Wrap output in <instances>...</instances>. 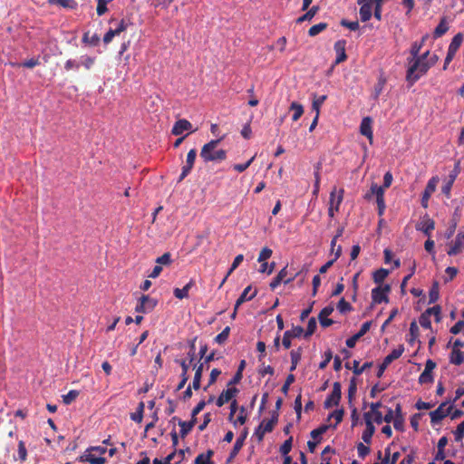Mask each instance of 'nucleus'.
Returning a JSON list of instances; mask_svg holds the SVG:
<instances>
[{
	"label": "nucleus",
	"mask_w": 464,
	"mask_h": 464,
	"mask_svg": "<svg viewBox=\"0 0 464 464\" xmlns=\"http://www.w3.org/2000/svg\"><path fill=\"white\" fill-rule=\"evenodd\" d=\"M222 139L212 140L202 147L199 155L204 162H220L227 159V151L225 150H217Z\"/></svg>",
	"instance_id": "f257e3e1"
},
{
	"label": "nucleus",
	"mask_w": 464,
	"mask_h": 464,
	"mask_svg": "<svg viewBox=\"0 0 464 464\" xmlns=\"http://www.w3.org/2000/svg\"><path fill=\"white\" fill-rule=\"evenodd\" d=\"M410 66L408 67L406 73V81L414 84L421 76L427 73L430 68V62L421 61V59H408Z\"/></svg>",
	"instance_id": "f03ea898"
},
{
	"label": "nucleus",
	"mask_w": 464,
	"mask_h": 464,
	"mask_svg": "<svg viewBox=\"0 0 464 464\" xmlns=\"http://www.w3.org/2000/svg\"><path fill=\"white\" fill-rule=\"evenodd\" d=\"M215 360V352L210 353L205 358V362H200L198 365H195V375L193 378V382L191 385H188L185 392H183V399L188 400L192 397V389L198 390L201 384V378L204 371V364L208 363Z\"/></svg>",
	"instance_id": "7ed1b4c3"
},
{
	"label": "nucleus",
	"mask_w": 464,
	"mask_h": 464,
	"mask_svg": "<svg viewBox=\"0 0 464 464\" xmlns=\"http://www.w3.org/2000/svg\"><path fill=\"white\" fill-rule=\"evenodd\" d=\"M404 352L403 345H399L398 348L393 349L382 361V362L379 365V369L377 372V377L381 378L383 375L386 368L391 364L394 360L400 358Z\"/></svg>",
	"instance_id": "20e7f679"
},
{
	"label": "nucleus",
	"mask_w": 464,
	"mask_h": 464,
	"mask_svg": "<svg viewBox=\"0 0 464 464\" xmlns=\"http://www.w3.org/2000/svg\"><path fill=\"white\" fill-rule=\"evenodd\" d=\"M342 398V386L339 382H335L333 384L332 392L326 397L324 407L325 409L332 408L333 406H337Z\"/></svg>",
	"instance_id": "39448f33"
},
{
	"label": "nucleus",
	"mask_w": 464,
	"mask_h": 464,
	"mask_svg": "<svg viewBox=\"0 0 464 464\" xmlns=\"http://www.w3.org/2000/svg\"><path fill=\"white\" fill-rule=\"evenodd\" d=\"M158 304V301L149 295H142L135 307V312L147 314L151 312Z\"/></svg>",
	"instance_id": "423d86ee"
},
{
	"label": "nucleus",
	"mask_w": 464,
	"mask_h": 464,
	"mask_svg": "<svg viewBox=\"0 0 464 464\" xmlns=\"http://www.w3.org/2000/svg\"><path fill=\"white\" fill-rule=\"evenodd\" d=\"M391 291L390 285H379L372 290V299L375 304L388 303V294Z\"/></svg>",
	"instance_id": "0eeeda50"
},
{
	"label": "nucleus",
	"mask_w": 464,
	"mask_h": 464,
	"mask_svg": "<svg viewBox=\"0 0 464 464\" xmlns=\"http://www.w3.org/2000/svg\"><path fill=\"white\" fill-rule=\"evenodd\" d=\"M439 180V177L435 176L430 179V180L428 181L421 196V206L424 208H428L429 199L431 197V195L435 192Z\"/></svg>",
	"instance_id": "6e6552de"
},
{
	"label": "nucleus",
	"mask_w": 464,
	"mask_h": 464,
	"mask_svg": "<svg viewBox=\"0 0 464 464\" xmlns=\"http://www.w3.org/2000/svg\"><path fill=\"white\" fill-rule=\"evenodd\" d=\"M196 157L197 150L191 149L187 154L186 163L182 167L181 173L178 180L179 182L182 181L190 173L191 169H193Z\"/></svg>",
	"instance_id": "1a4fd4ad"
},
{
	"label": "nucleus",
	"mask_w": 464,
	"mask_h": 464,
	"mask_svg": "<svg viewBox=\"0 0 464 464\" xmlns=\"http://www.w3.org/2000/svg\"><path fill=\"white\" fill-rule=\"evenodd\" d=\"M363 418L365 420L366 428L362 434V440H363V442L370 444L372 442V438L375 432V427L372 423L371 412H365L363 414Z\"/></svg>",
	"instance_id": "9d476101"
},
{
	"label": "nucleus",
	"mask_w": 464,
	"mask_h": 464,
	"mask_svg": "<svg viewBox=\"0 0 464 464\" xmlns=\"http://www.w3.org/2000/svg\"><path fill=\"white\" fill-rule=\"evenodd\" d=\"M463 247H464V227L457 234L455 240L451 243L447 253L449 256H456L462 251Z\"/></svg>",
	"instance_id": "9b49d317"
},
{
	"label": "nucleus",
	"mask_w": 464,
	"mask_h": 464,
	"mask_svg": "<svg viewBox=\"0 0 464 464\" xmlns=\"http://www.w3.org/2000/svg\"><path fill=\"white\" fill-rule=\"evenodd\" d=\"M304 333L302 326H295L292 330L285 331L283 335L282 344L285 349L291 347V339L300 337Z\"/></svg>",
	"instance_id": "f8f14e48"
},
{
	"label": "nucleus",
	"mask_w": 464,
	"mask_h": 464,
	"mask_svg": "<svg viewBox=\"0 0 464 464\" xmlns=\"http://www.w3.org/2000/svg\"><path fill=\"white\" fill-rule=\"evenodd\" d=\"M446 405L447 402H442L435 411L430 412V421L432 424L439 423L441 420L450 414L452 407L450 406L444 410Z\"/></svg>",
	"instance_id": "ddd939ff"
},
{
	"label": "nucleus",
	"mask_w": 464,
	"mask_h": 464,
	"mask_svg": "<svg viewBox=\"0 0 464 464\" xmlns=\"http://www.w3.org/2000/svg\"><path fill=\"white\" fill-rule=\"evenodd\" d=\"M285 268H282L277 276L271 281L269 286L272 290H275L282 282L288 284L294 281L299 275L300 272L291 275L287 279H285Z\"/></svg>",
	"instance_id": "4468645a"
},
{
	"label": "nucleus",
	"mask_w": 464,
	"mask_h": 464,
	"mask_svg": "<svg viewBox=\"0 0 464 464\" xmlns=\"http://www.w3.org/2000/svg\"><path fill=\"white\" fill-rule=\"evenodd\" d=\"M285 268H282L277 276L271 281L269 286L272 290H275L282 282L288 284L294 281L299 275L300 272L291 275L287 279H285Z\"/></svg>",
	"instance_id": "2eb2a0df"
},
{
	"label": "nucleus",
	"mask_w": 464,
	"mask_h": 464,
	"mask_svg": "<svg viewBox=\"0 0 464 464\" xmlns=\"http://www.w3.org/2000/svg\"><path fill=\"white\" fill-rule=\"evenodd\" d=\"M184 131L193 132L192 124L186 119L178 120L172 127L171 133L175 136H179Z\"/></svg>",
	"instance_id": "dca6fc26"
},
{
	"label": "nucleus",
	"mask_w": 464,
	"mask_h": 464,
	"mask_svg": "<svg viewBox=\"0 0 464 464\" xmlns=\"http://www.w3.org/2000/svg\"><path fill=\"white\" fill-rule=\"evenodd\" d=\"M238 392V389L236 387L227 388L224 390L217 399V406L222 407L225 403L228 402Z\"/></svg>",
	"instance_id": "f3484780"
},
{
	"label": "nucleus",
	"mask_w": 464,
	"mask_h": 464,
	"mask_svg": "<svg viewBox=\"0 0 464 464\" xmlns=\"http://www.w3.org/2000/svg\"><path fill=\"white\" fill-rule=\"evenodd\" d=\"M334 312V307L332 305H327L324 307L318 315V320L322 327H328L334 324L332 319H329L328 316Z\"/></svg>",
	"instance_id": "a211bd4d"
},
{
	"label": "nucleus",
	"mask_w": 464,
	"mask_h": 464,
	"mask_svg": "<svg viewBox=\"0 0 464 464\" xmlns=\"http://www.w3.org/2000/svg\"><path fill=\"white\" fill-rule=\"evenodd\" d=\"M345 46H346L345 40H338L337 42H335L334 48L336 53V59H335L336 64L341 63L347 59V55L345 53Z\"/></svg>",
	"instance_id": "6ab92c4d"
},
{
	"label": "nucleus",
	"mask_w": 464,
	"mask_h": 464,
	"mask_svg": "<svg viewBox=\"0 0 464 464\" xmlns=\"http://www.w3.org/2000/svg\"><path fill=\"white\" fill-rule=\"evenodd\" d=\"M360 132L369 139L370 143L372 142L373 134L372 130V119L370 117H365L362 120Z\"/></svg>",
	"instance_id": "aec40b11"
},
{
	"label": "nucleus",
	"mask_w": 464,
	"mask_h": 464,
	"mask_svg": "<svg viewBox=\"0 0 464 464\" xmlns=\"http://www.w3.org/2000/svg\"><path fill=\"white\" fill-rule=\"evenodd\" d=\"M246 436H247V430H245L244 432L237 439V440L234 444V447L229 453L227 462L231 461L238 454V452L244 446V442H245Z\"/></svg>",
	"instance_id": "412c9836"
},
{
	"label": "nucleus",
	"mask_w": 464,
	"mask_h": 464,
	"mask_svg": "<svg viewBox=\"0 0 464 464\" xmlns=\"http://www.w3.org/2000/svg\"><path fill=\"white\" fill-rule=\"evenodd\" d=\"M435 227V222L431 218H425L417 224L416 229L423 232L426 236L430 237L431 231Z\"/></svg>",
	"instance_id": "4be33fe9"
},
{
	"label": "nucleus",
	"mask_w": 464,
	"mask_h": 464,
	"mask_svg": "<svg viewBox=\"0 0 464 464\" xmlns=\"http://www.w3.org/2000/svg\"><path fill=\"white\" fill-rule=\"evenodd\" d=\"M386 82H387V79H386L384 73L381 72L378 77L377 83L374 85L373 93H372L373 100L376 101L379 99L380 95L382 94V92L384 89Z\"/></svg>",
	"instance_id": "5701e85b"
},
{
	"label": "nucleus",
	"mask_w": 464,
	"mask_h": 464,
	"mask_svg": "<svg viewBox=\"0 0 464 464\" xmlns=\"http://www.w3.org/2000/svg\"><path fill=\"white\" fill-rule=\"evenodd\" d=\"M251 291V286L248 285L244 289V291L241 293L237 300L236 301V309H238V307L245 302L252 300L256 295L257 291L255 290L251 295H249V292Z\"/></svg>",
	"instance_id": "b1692460"
},
{
	"label": "nucleus",
	"mask_w": 464,
	"mask_h": 464,
	"mask_svg": "<svg viewBox=\"0 0 464 464\" xmlns=\"http://www.w3.org/2000/svg\"><path fill=\"white\" fill-rule=\"evenodd\" d=\"M194 280L190 279L183 288H175L173 291L174 296L180 300L188 297V291L192 286H194Z\"/></svg>",
	"instance_id": "393cba45"
},
{
	"label": "nucleus",
	"mask_w": 464,
	"mask_h": 464,
	"mask_svg": "<svg viewBox=\"0 0 464 464\" xmlns=\"http://www.w3.org/2000/svg\"><path fill=\"white\" fill-rule=\"evenodd\" d=\"M274 429L271 428L270 423L263 420L261 424L256 429L254 435L257 438L258 441H262L266 432H271Z\"/></svg>",
	"instance_id": "a878e982"
},
{
	"label": "nucleus",
	"mask_w": 464,
	"mask_h": 464,
	"mask_svg": "<svg viewBox=\"0 0 464 464\" xmlns=\"http://www.w3.org/2000/svg\"><path fill=\"white\" fill-rule=\"evenodd\" d=\"M197 422V419L190 420L189 421H184L179 420V425L180 426V436L181 438H185L193 429Z\"/></svg>",
	"instance_id": "bb28decb"
},
{
	"label": "nucleus",
	"mask_w": 464,
	"mask_h": 464,
	"mask_svg": "<svg viewBox=\"0 0 464 464\" xmlns=\"http://www.w3.org/2000/svg\"><path fill=\"white\" fill-rule=\"evenodd\" d=\"M464 35L462 33L455 34L449 45L448 51L456 53L463 43Z\"/></svg>",
	"instance_id": "cd10ccee"
},
{
	"label": "nucleus",
	"mask_w": 464,
	"mask_h": 464,
	"mask_svg": "<svg viewBox=\"0 0 464 464\" xmlns=\"http://www.w3.org/2000/svg\"><path fill=\"white\" fill-rule=\"evenodd\" d=\"M88 453L82 456L80 458L81 461H87L91 464H104L106 462V459L100 456L96 457L92 451H87Z\"/></svg>",
	"instance_id": "c85d7f7f"
},
{
	"label": "nucleus",
	"mask_w": 464,
	"mask_h": 464,
	"mask_svg": "<svg viewBox=\"0 0 464 464\" xmlns=\"http://www.w3.org/2000/svg\"><path fill=\"white\" fill-rule=\"evenodd\" d=\"M448 30H449V26H448L447 19L445 16H443L440 19V24L437 25V27L435 28V30L433 32L434 38L441 37L448 32Z\"/></svg>",
	"instance_id": "c756f323"
},
{
	"label": "nucleus",
	"mask_w": 464,
	"mask_h": 464,
	"mask_svg": "<svg viewBox=\"0 0 464 464\" xmlns=\"http://www.w3.org/2000/svg\"><path fill=\"white\" fill-rule=\"evenodd\" d=\"M319 6L314 5L310 9H307L306 13L296 19L297 24H302L305 21H311L314 16L319 12Z\"/></svg>",
	"instance_id": "7c9ffc66"
},
{
	"label": "nucleus",
	"mask_w": 464,
	"mask_h": 464,
	"mask_svg": "<svg viewBox=\"0 0 464 464\" xmlns=\"http://www.w3.org/2000/svg\"><path fill=\"white\" fill-rule=\"evenodd\" d=\"M382 406V404L381 401L372 402L370 404L371 411L369 412H371V415L375 414L374 422L377 424H381L382 422V414L379 411Z\"/></svg>",
	"instance_id": "2f4dec72"
},
{
	"label": "nucleus",
	"mask_w": 464,
	"mask_h": 464,
	"mask_svg": "<svg viewBox=\"0 0 464 464\" xmlns=\"http://www.w3.org/2000/svg\"><path fill=\"white\" fill-rule=\"evenodd\" d=\"M450 362L455 365H460L464 362V353L459 349H452L450 356Z\"/></svg>",
	"instance_id": "473e14b6"
},
{
	"label": "nucleus",
	"mask_w": 464,
	"mask_h": 464,
	"mask_svg": "<svg viewBox=\"0 0 464 464\" xmlns=\"http://www.w3.org/2000/svg\"><path fill=\"white\" fill-rule=\"evenodd\" d=\"M214 455V451L212 450H208L206 454H199L195 459V464H214L211 460L212 456Z\"/></svg>",
	"instance_id": "72a5a7b5"
},
{
	"label": "nucleus",
	"mask_w": 464,
	"mask_h": 464,
	"mask_svg": "<svg viewBox=\"0 0 464 464\" xmlns=\"http://www.w3.org/2000/svg\"><path fill=\"white\" fill-rule=\"evenodd\" d=\"M389 275V270L385 268H379L372 274V279L375 284L381 285Z\"/></svg>",
	"instance_id": "f704fd0d"
},
{
	"label": "nucleus",
	"mask_w": 464,
	"mask_h": 464,
	"mask_svg": "<svg viewBox=\"0 0 464 464\" xmlns=\"http://www.w3.org/2000/svg\"><path fill=\"white\" fill-rule=\"evenodd\" d=\"M372 5L363 4L360 8V17L362 22H367L371 19L372 13Z\"/></svg>",
	"instance_id": "c9c22d12"
},
{
	"label": "nucleus",
	"mask_w": 464,
	"mask_h": 464,
	"mask_svg": "<svg viewBox=\"0 0 464 464\" xmlns=\"http://www.w3.org/2000/svg\"><path fill=\"white\" fill-rule=\"evenodd\" d=\"M353 372L355 374V375H360L362 374L365 370L371 368L372 365H373V362H364L361 367H360V362L359 361L357 360H354L353 362Z\"/></svg>",
	"instance_id": "e433bc0d"
},
{
	"label": "nucleus",
	"mask_w": 464,
	"mask_h": 464,
	"mask_svg": "<svg viewBox=\"0 0 464 464\" xmlns=\"http://www.w3.org/2000/svg\"><path fill=\"white\" fill-rule=\"evenodd\" d=\"M440 296V286L437 281L433 282L429 292V304H434Z\"/></svg>",
	"instance_id": "4c0bfd02"
},
{
	"label": "nucleus",
	"mask_w": 464,
	"mask_h": 464,
	"mask_svg": "<svg viewBox=\"0 0 464 464\" xmlns=\"http://www.w3.org/2000/svg\"><path fill=\"white\" fill-rule=\"evenodd\" d=\"M456 177H457V173L451 172L449 176V180L443 185V187L441 188L442 193L444 195H446L447 198L450 197V190H451L452 185L456 179Z\"/></svg>",
	"instance_id": "58836bf2"
},
{
	"label": "nucleus",
	"mask_w": 464,
	"mask_h": 464,
	"mask_svg": "<svg viewBox=\"0 0 464 464\" xmlns=\"http://www.w3.org/2000/svg\"><path fill=\"white\" fill-rule=\"evenodd\" d=\"M290 111H294V114L292 116V120L294 121H296L297 120H299L301 118V116L303 115V113H304L303 106L300 103L296 102H294L291 103Z\"/></svg>",
	"instance_id": "ea45409f"
},
{
	"label": "nucleus",
	"mask_w": 464,
	"mask_h": 464,
	"mask_svg": "<svg viewBox=\"0 0 464 464\" xmlns=\"http://www.w3.org/2000/svg\"><path fill=\"white\" fill-rule=\"evenodd\" d=\"M341 254H342V246H338L336 251L334 252V255H335L334 258L332 260H329L324 266H322L319 269V272L321 274L326 273V271L334 265V263L336 261V259L339 258Z\"/></svg>",
	"instance_id": "a19ab883"
},
{
	"label": "nucleus",
	"mask_w": 464,
	"mask_h": 464,
	"mask_svg": "<svg viewBox=\"0 0 464 464\" xmlns=\"http://www.w3.org/2000/svg\"><path fill=\"white\" fill-rule=\"evenodd\" d=\"M427 39H428V35L426 34L421 38L420 42H414L411 44V57H417V55L420 53V49L422 48V46Z\"/></svg>",
	"instance_id": "79ce46f5"
},
{
	"label": "nucleus",
	"mask_w": 464,
	"mask_h": 464,
	"mask_svg": "<svg viewBox=\"0 0 464 464\" xmlns=\"http://www.w3.org/2000/svg\"><path fill=\"white\" fill-rule=\"evenodd\" d=\"M332 191H334V208L338 212L340 205L343 199L344 190L343 188H340L337 192L336 188H334Z\"/></svg>",
	"instance_id": "37998d69"
},
{
	"label": "nucleus",
	"mask_w": 464,
	"mask_h": 464,
	"mask_svg": "<svg viewBox=\"0 0 464 464\" xmlns=\"http://www.w3.org/2000/svg\"><path fill=\"white\" fill-rule=\"evenodd\" d=\"M144 412V402L140 401L137 407V411L134 413L130 414V419L135 422H141Z\"/></svg>",
	"instance_id": "c03bdc74"
},
{
	"label": "nucleus",
	"mask_w": 464,
	"mask_h": 464,
	"mask_svg": "<svg viewBox=\"0 0 464 464\" xmlns=\"http://www.w3.org/2000/svg\"><path fill=\"white\" fill-rule=\"evenodd\" d=\"M328 24L326 23H319L310 27L308 30V34L311 37H314L319 34L321 32L327 28Z\"/></svg>",
	"instance_id": "a18cd8bd"
},
{
	"label": "nucleus",
	"mask_w": 464,
	"mask_h": 464,
	"mask_svg": "<svg viewBox=\"0 0 464 464\" xmlns=\"http://www.w3.org/2000/svg\"><path fill=\"white\" fill-rule=\"evenodd\" d=\"M230 334V327L227 326L223 331L215 337V342L218 344H223L227 340Z\"/></svg>",
	"instance_id": "49530a36"
},
{
	"label": "nucleus",
	"mask_w": 464,
	"mask_h": 464,
	"mask_svg": "<svg viewBox=\"0 0 464 464\" xmlns=\"http://www.w3.org/2000/svg\"><path fill=\"white\" fill-rule=\"evenodd\" d=\"M49 4L58 5L64 8L72 9L76 4L73 0H47Z\"/></svg>",
	"instance_id": "de8ad7c7"
},
{
	"label": "nucleus",
	"mask_w": 464,
	"mask_h": 464,
	"mask_svg": "<svg viewBox=\"0 0 464 464\" xmlns=\"http://www.w3.org/2000/svg\"><path fill=\"white\" fill-rule=\"evenodd\" d=\"M95 57L83 55L81 57L80 66L82 65L86 70H90L95 63Z\"/></svg>",
	"instance_id": "09e8293b"
},
{
	"label": "nucleus",
	"mask_w": 464,
	"mask_h": 464,
	"mask_svg": "<svg viewBox=\"0 0 464 464\" xmlns=\"http://www.w3.org/2000/svg\"><path fill=\"white\" fill-rule=\"evenodd\" d=\"M343 409L335 410L328 416V420H331L332 418H334L335 424L334 425V428H335L343 420Z\"/></svg>",
	"instance_id": "8fccbe9b"
},
{
	"label": "nucleus",
	"mask_w": 464,
	"mask_h": 464,
	"mask_svg": "<svg viewBox=\"0 0 464 464\" xmlns=\"http://www.w3.org/2000/svg\"><path fill=\"white\" fill-rule=\"evenodd\" d=\"M303 354V348L298 347L297 349L292 350L290 352L291 362L292 364H298Z\"/></svg>",
	"instance_id": "3c124183"
},
{
	"label": "nucleus",
	"mask_w": 464,
	"mask_h": 464,
	"mask_svg": "<svg viewBox=\"0 0 464 464\" xmlns=\"http://www.w3.org/2000/svg\"><path fill=\"white\" fill-rule=\"evenodd\" d=\"M426 312H427V314H429L430 316L434 315L435 321L437 323H440L441 321V316H440L441 308L440 305H434L433 307H430L426 310Z\"/></svg>",
	"instance_id": "603ef678"
},
{
	"label": "nucleus",
	"mask_w": 464,
	"mask_h": 464,
	"mask_svg": "<svg viewBox=\"0 0 464 464\" xmlns=\"http://www.w3.org/2000/svg\"><path fill=\"white\" fill-rule=\"evenodd\" d=\"M326 98H327L326 95H322V96H319V97L315 96L314 98L312 108H313L314 111H316L317 115H319L320 108H321L322 104L324 102V101L326 100Z\"/></svg>",
	"instance_id": "864d4df0"
},
{
	"label": "nucleus",
	"mask_w": 464,
	"mask_h": 464,
	"mask_svg": "<svg viewBox=\"0 0 464 464\" xmlns=\"http://www.w3.org/2000/svg\"><path fill=\"white\" fill-rule=\"evenodd\" d=\"M330 427L331 425H321L319 428L313 430L310 435L314 440H317L321 435L325 433Z\"/></svg>",
	"instance_id": "5fc2aeb1"
},
{
	"label": "nucleus",
	"mask_w": 464,
	"mask_h": 464,
	"mask_svg": "<svg viewBox=\"0 0 464 464\" xmlns=\"http://www.w3.org/2000/svg\"><path fill=\"white\" fill-rule=\"evenodd\" d=\"M356 391H357V387H356L355 379L353 378L350 382V385L348 388V401L351 406H352L353 400L355 396Z\"/></svg>",
	"instance_id": "6e6d98bb"
},
{
	"label": "nucleus",
	"mask_w": 464,
	"mask_h": 464,
	"mask_svg": "<svg viewBox=\"0 0 464 464\" xmlns=\"http://www.w3.org/2000/svg\"><path fill=\"white\" fill-rule=\"evenodd\" d=\"M79 395V392L76 390L70 391L67 394L63 396V401L64 404H71Z\"/></svg>",
	"instance_id": "4d7b16f0"
},
{
	"label": "nucleus",
	"mask_w": 464,
	"mask_h": 464,
	"mask_svg": "<svg viewBox=\"0 0 464 464\" xmlns=\"http://www.w3.org/2000/svg\"><path fill=\"white\" fill-rule=\"evenodd\" d=\"M171 255L169 252L164 253L162 256L156 259V264L160 265V266H169L171 264Z\"/></svg>",
	"instance_id": "13d9d810"
},
{
	"label": "nucleus",
	"mask_w": 464,
	"mask_h": 464,
	"mask_svg": "<svg viewBox=\"0 0 464 464\" xmlns=\"http://www.w3.org/2000/svg\"><path fill=\"white\" fill-rule=\"evenodd\" d=\"M337 309L341 314H344L350 312L353 307L344 298H341L337 304Z\"/></svg>",
	"instance_id": "bf43d9fd"
},
{
	"label": "nucleus",
	"mask_w": 464,
	"mask_h": 464,
	"mask_svg": "<svg viewBox=\"0 0 464 464\" xmlns=\"http://www.w3.org/2000/svg\"><path fill=\"white\" fill-rule=\"evenodd\" d=\"M430 315L427 314V312L425 311L422 313L419 318L420 324L425 328V329H430L431 328V322L430 319Z\"/></svg>",
	"instance_id": "052dcab7"
},
{
	"label": "nucleus",
	"mask_w": 464,
	"mask_h": 464,
	"mask_svg": "<svg viewBox=\"0 0 464 464\" xmlns=\"http://www.w3.org/2000/svg\"><path fill=\"white\" fill-rule=\"evenodd\" d=\"M272 254H273L272 249L266 246V247L262 248V250L260 251L257 261L259 263L264 262V261L269 259L271 257Z\"/></svg>",
	"instance_id": "680f3d73"
},
{
	"label": "nucleus",
	"mask_w": 464,
	"mask_h": 464,
	"mask_svg": "<svg viewBox=\"0 0 464 464\" xmlns=\"http://www.w3.org/2000/svg\"><path fill=\"white\" fill-rule=\"evenodd\" d=\"M384 188L382 186H378L376 183H372L371 186V194L376 196V199L380 197H384Z\"/></svg>",
	"instance_id": "e2e57ef3"
},
{
	"label": "nucleus",
	"mask_w": 464,
	"mask_h": 464,
	"mask_svg": "<svg viewBox=\"0 0 464 464\" xmlns=\"http://www.w3.org/2000/svg\"><path fill=\"white\" fill-rule=\"evenodd\" d=\"M340 24L343 27L350 29L351 31H356L360 27L358 21L350 22L346 19H342Z\"/></svg>",
	"instance_id": "0e129e2a"
},
{
	"label": "nucleus",
	"mask_w": 464,
	"mask_h": 464,
	"mask_svg": "<svg viewBox=\"0 0 464 464\" xmlns=\"http://www.w3.org/2000/svg\"><path fill=\"white\" fill-rule=\"evenodd\" d=\"M315 329H316V321H315L314 317H312L308 321L307 328L304 333V337L307 338V337L311 336L315 332Z\"/></svg>",
	"instance_id": "69168bd1"
},
{
	"label": "nucleus",
	"mask_w": 464,
	"mask_h": 464,
	"mask_svg": "<svg viewBox=\"0 0 464 464\" xmlns=\"http://www.w3.org/2000/svg\"><path fill=\"white\" fill-rule=\"evenodd\" d=\"M108 0H97V8L96 12L99 16L103 15L107 11Z\"/></svg>",
	"instance_id": "338daca9"
},
{
	"label": "nucleus",
	"mask_w": 464,
	"mask_h": 464,
	"mask_svg": "<svg viewBox=\"0 0 464 464\" xmlns=\"http://www.w3.org/2000/svg\"><path fill=\"white\" fill-rule=\"evenodd\" d=\"M455 440L460 442L464 438V420L459 423L454 431Z\"/></svg>",
	"instance_id": "774afa93"
}]
</instances>
